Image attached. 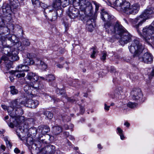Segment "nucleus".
I'll return each instance as SVG.
<instances>
[{
    "label": "nucleus",
    "instance_id": "nucleus-1",
    "mask_svg": "<svg viewBox=\"0 0 154 154\" xmlns=\"http://www.w3.org/2000/svg\"><path fill=\"white\" fill-rule=\"evenodd\" d=\"M1 39L4 54L11 56L13 60H18L19 57L17 49L13 48L15 42H17L16 36L14 35L7 34L2 36Z\"/></svg>",
    "mask_w": 154,
    "mask_h": 154
},
{
    "label": "nucleus",
    "instance_id": "nucleus-2",
    "mask_svg": "<svg viewBox=\"0 0 154 154\" xmlns=\"http://www.w3.org/2000/svg\"><path fill=\"white\" fill-rule=\"evenodd\" d=\"M67 4V0H53L52 6H49L44 10V13L45 17L46 18H48L46 15L47 13L52 12L53 8L56 10V11H54V15L51 19V21L55 20L57 19V16L60 17L62 15L63 10L61 6H62L63 8L65 7Z\"/></svg>",
    "mask_w": 154,
    "mask_h": 154
},
{
    "label": "nucleus",
    "instance_id": "nucleus-3",
    "mask_svg": "<svg viewBox=\"0 0 154 154\" xmlns=\"http://www.w3.org/2000/svg\"><path fill=\"white\" fill-rule=\"evenodd\" d=\"M114 4L118 7L120 11L128 15L136 14L138 12L140 8L138 4H135L130 5V3L125 0H116Z\"/></svg>",
    "mask_w": 154,
    "mask_h": 154
},
{
    "label": "nucleus",
    "instance_id": "nucleus-4",
    "mask_svg": "<svg viewBox=\"0 0 154 154\" xmlns=\"http://www.w3.org/2000/svg\"><path fill=\"white\" fill-rule=\"evenodd\" d=\"M111 32L119 35L120 37L119 41L122 45L127 44L131 40L132 35L118 22L116 23Z\"/></svg>",
    "mask_w": 154,
    "mask_h": 154
},
{
    "label": "nucleus",
    "instance_id": "nucleus-5",
    "mask_svg": "<svg viewBox=\"0 0 154 154\" xmlns=\"http://www.w3.org/2000/svg\"><path fill=\"white\" fill-rule=\"evenodd\" d=\"M8 111L9 115L11 118L10 119V122L8 123V126L11 128H13L14 126L17 127L21 125V124H23L22 121H20L22 119L23 120V117L22 116H20L23 113V109L21 108V106L20 107L15 108L12 111Z\"/></svg>",
    "mask_w": 154,
    "mask_h": 154
},
{
    "label": "nucleus",
    "instance_id": "nucleus-6",
    "mask_svg": "<svg viewBox=\"0 0 154 154\" xmlns=\"http://www.w3.org/2000/svg\"><path fill=\"white\" fill-rule=\"evenodd\" d=\"M73 4L74 7L79 6L80 10L86 15L91 16L93 14L92 5L88 0H74Z\"/></svg>",
    "mask_w": 154,
    "mask_h": 154
},
{
    "label": "nucleus",
    "instance_id": "nucleus-7",
    "mask_svg": "<svg viewBox=\"0 0 154 154\" xmlns=\"http://www.w3.org/2000/svg\"><path fill=\"white\" fill-rule=\"evenodd\" d=\"M20 3L18 0H10L9 3L4 4L2 7L4 15L10 17L11 13L16 11Z\"/></svg>",
    "mask_w": 154,
    "mask_h": 154
},
{
    "label": "nucleus",
    "instance_id": "nucleus-8",
    "mask_svg": "<svg viewBox=\"0 0 154 154\" xmlns=\"http://www.w3.org/2000/svg\"><path fill=\"white\" fill-rule=\"evenodd\" d=\"M28 131V129L27 128H25L24 126V124H21V125L17 127L16 130V132L17 135L20 139L23 141L30 146L34 148L33 146V144H34V141L32 137H28L26 138L24 137L25 134V132Z\"/></svg>",
    "mask_w": 154,
    "mask_h": 154
},
{
    "label": "nucleus",
    "instance_id": "nucleus-9",
    "mask_svg": "<svg viewBox=\"0 0 154 154\" xmlns=\"http://www.w3.org/2000/svg\"><path fill=\"white\" fill-rule=\"evenodd\" d=\"M130 51L133 53L134 57H137L142 53L144 47L141 43L137 40L134 39L128 46Z\"/></svg>",
    "mask_w": 154,
    "mask_h": 154
},
{
    "label": "nucleus",
    "instance_id": "nucleus-10",
    "mask_svg": "<svg viewBox=\"0 0 154 154\" xmlns=\"http://www.w3.org/2000/svg\"><path fill=\"white\" fill-rule=\"evenodd\" d=\"M101 18L103 21H106L107 22L104 24V27L106 29H108L109 32V30H112L114 26H112V22L114 20V17L109 15L107 12L102 11L101 13Z\"/></svg>",
    "mask_w": 154,
    "mask_h": 154
},
{
    "label": "nucleus",
    "instance_id": "nucleus-11",
    "mask_svg": "<svg viewBox=\"0 0 154 154\" xmlns=\"http://www.w3.org/2000/svg\"><path fill=\"white\" fill-rule=\"evenodd\" d=\"M149 26H147L144 27L142 30V34L140 32L139 29L137 30L139 34L147 43H149V40L151 38L152 35L154 33V32Z\"/></svg>",
    "mask_w": 154,
    "mask_h": 154
},
{
    "label": "nucleus",
    "instance_id": "nucleus-12",
    "mask_svg": "<svg viewBox=\"0 0 154 154\" xmlns=\"http://www.w3.org/2000/svg\"><path fill=\"white\" fill-rule=\"evenodd\" d=\"M138 59L141 61L146 63L151 64L153 60V57L152 55L148 52L144 53L142 56L141 54L139 56H137Z\"/></svg>",
    "mask_w": 154,
    "mask_h": 154
},
{
    "label": "nucleus",
    "instance_id": "nucleus-13",
    "mask_svg": "<svg viewBox=\"0 0 154 154\" xmlns=\"http://www.w3.org/2000/svg\"><path fill=\"white\" fill-rule=\"evenodd\" d=\"M132 99L136 101H140L143 97L141 90L139 88H134L131 93Z\"/></svg>",
    "mask_w": 154,
    "mask_h": 154
},
{
    "label": "nucleus",
    "instance_id": "nucleus-14",
    "mask_svg": "<svg viewBox=\"0 0 154 154\" xmlns=\"http://www.w3.org/2000/svg\"><path fill=\"white\" fill-rule=\"evenodd\" d=\"M68 16L71 19H74L78 17H82V14H81L78 8L75 7H70L68 11L67 12Z\"/></svg>",
    "mask_w": 154,
    "mask_h": 154
},
{
    "label": "nucleus",
    "instance_id": "nucleus-15",
    "mask_svg": "<svg viewBox=\"0 0 154 154\" xmlns=\"http://www.w3.org/2000/svg\"><path fill=\"white\" fill-rule=\"evenodd\" d=\"M154 11L152 8H148L146 9L140 15L144 22L148 19L151 18L153 16Z\"/></svg>",
    "mask_w": 154,
    "mask_h": 154
},
{
    "label": "nucleus",
    "instance_id": "nucleus-16",
    "mask_svg": "<svg viewBox=\"0 0 154 154\" xmlns=\"http://www.w3.org/2000/svg\"><path fill=\"white\" fill-rule=\"evenodd\" d=\"M141 15L137 17L134 19H132L131 20V22L133 26L137 29V31L138 29H139V26H141L142 24L144 22V19L142 17Z\"/></svg>",
    "mask_w": 154,
    "mask_h": 154
},
{
    "label": "nucleus",
    "instance_id": "nucleus-17",
    "mask_svg": "<svg viewBox=\"0 0 154 154\" xmlns=\"http://www.w3.org/2000/svg\"><path fill=\"white\" fill-rule=\"evenodd\" d=\"M39 138L42 142L45 143L53 142L54 139L53 136L48 134H41L39 135Z\"/></svg>",
    "mask_w": 154,
    "mask_h": 154
},
{
    "label": "nucleus",
    "instance_id": "nucleus-18",
    "mask_svg": "<svg viewBox=\"0 0 154 154\" xmlns=\"http://www.w3.org/2000/svg\"><path fill=\"white\" fill-rule=\"evenodd\" d=\"M55 151V147L53 145H48L43 148L41 150V152L45 154H54Z\"/></svg>",
    "mask_w": 154,
    "mask_h": 154
},
{
    "label": "nucleus",
    "instance_id": "nucleus-19",
    "mask_svg": "<svg viewBox=\"0 0 154 154\" xmlns=\"http://www.w3.org/2000/svg\"><path fill=\"white\" fill-rule=\"evenodd\" d=\"M122 92L121 89L116 88L111 93L109 96L112 99L116 101L121 99V94Z\"/></svg>",
    "mask_w": 154,
    "mask_h": 154
},
{
    "label": "nucleus",
    "instance_id": "nucleus-20",
    "mask_svg": "<svg viewBox=\"0 0 154 154\" xmlns=\"http://www.w3.org/2000/svg\"><path fill=\"white\" fill-rule=\"evenodd\" d=\"M34 85H35L33 84L32 85H30L29 84H27L24 86V91L28 94H32V91L35 89L36 90L38 88L36 87H35Z\"/></svg>",
    "mask_w": 154,
    "mask_h": 154
},
{
    "label": "nucleus",
    "instance_id": "nucleus-21",
    "mask_svg": "<svg viewBox=\"0 0 154 154\" xmlns=\"http://www.w3.org/2000/svg\"><path fill=\"white\" fill-rule=\"evenodd\" d=\"M26 77L28 79L34 82H37L39 79L38 76L32 72H28Z\"/></svg>",
    "mask_w": 154,
    "mask_h": 154
},
{
    "label": "nucleus",
    "instance_id": "nucleus-22",
    "mask_svg": "<svg viewBox=\"0 0 154 154\" xmlns=\"http://www.w3.org/2000/svg\"><path fill=\"white\" fill-rule=\"evenodd\" d=\"M11 103V106L8 107V111H9V110H10V111H12L13 110V109L14 110L15 108L19 107L20 106V102L18 101V100L17 99L12 101Z\"/></svg>",
    "mask_w": 154,
    "mask_h": 154
},
{
    "label": "nucleus",
    "instance_id": "nucleus-23",
    "mask_svg": "<svg viewBox=\"0 0 154 154\" xmlns=\"http://www.w3.org/2000/svg\"><path fill=\"white\" fill-rule=\"evenodd\" d=\"M35 65L38 66L40 68L43 70L46 69L47 68V66L45 63L39 59L36 58L35 60H34Z\"/></svg>",
    "mask_w": 154,
    "mask_h": 154
},
{
    "label": "nucleus",
    "instance_id": "nucleus-24",
    "mask_svg": "<svg viewBox=\"0 0 154 154\" xmlns=\"http://www.w3.org/2000/svg\"><path fill=\"white\" fill-rule=\"evenodd\" d=\"M38 132L42 134H45L50 131V128L47 126L41 125L38 127Z\"/></svg>",
    "mask_w": 154,
    "mask_h": 154
},
{
    "label": "nucleus",
    "instance_id": "nucleus-25",
    "mask_svg": "<svg viewBox=\"0 0 154 154\" xmlns=\"http://www.w3.org/2000/svg\"><path fill=\"white\" fill-rule=\"evenodd\" d=\"M27 106L29 108H35L39 104V102L37 100H34L29 99L27 101Z\"/></svg>",
    "mask_w": 154,
    "mask_h": 154
},
{
    "label": "nucleus",
    "instance_id": "nucleus-26",
    "mask_svg": "<svg viewBox=\"0 0 154 154\" xmlns=\"http://www.w3.org/2000/svg\"><path fill=\"white\" fill-rule=\"evenodd\" d=\"M6 18L5 17L2 18L0 17V34H4L5 31H4V28L5 27V21H6Z\"/></svg>",
    "mask_w": 154,
    "mask_h": 154
},
{
    "label": "nucleus",
    "instance_id": "nucleus-27",
    "mask_svg": "<svg viewBox=\"0 0 154 154\" xmlns=\"http://www.w3.org/2000/svg\"><path fill=\"white\" fill-rule=\"evenodd\" d=\"M21 72H19L17 68L16 70H14L12 71V75L15 76L17 78L23 77L25 76V74L24 72L21 73Z\"/></svg>",
    "mask_w": 154,
    "mask_h": 154
},
{
    "label": "nucleus",
    "instance_id": "nucleus-28",
    "mask_svg": "<svg viewBox=\"0 0 154 154\" xmlns=\"http://www.w3.org/2000/svg\"><path fill=\"white\" fill-rule=\"evenodd\" d=\"M23 63L24 64L27 66L33 65L35 63V61L32 58H27L24 60Z\"/></svg>",
    "mask_w": 154,
    "mask_h": 154
},
{
    "label": "nucleus",
    "instance_id": "nucleus-29",
    "mask_svg": "<svg viewBox=\"0 0 154 154\" xmlns=\"http://www.w3.org/2000/svg\"><path fill=\"white\" fill-rule=\"evenodd\" d=\"M18 70L19 72H27L29 70V67L27 65L21 64L18 66L17 67Z\"/></svg>",
    "mask_w": 154,
    "mask_h": 154
},
{
    "label": "nucleus",
    "instance_id": "nucleus-30",
    "mask_svg": "<svg viewBox=\"0 0 154 154\" xmlns=\"http://www.w3.org/2000/svg\"><path fill=\"white\" fill-rule=\"evenodd\" d=\"M18 38L17 37V42H15L14 45H13L14 47H16L18 50H24V48L23 47L22 45V43H20L18 41Z\"/></svg>",
    "mask_w": 154,
    "mask_h": 154
},
{
    "label": "nucleus",
    "instance_id": "nucleus-31",
    "mask_svg": "<svg viewBox=\"0 0 154 154\" xmlns=\"http://www.w3.org/2000/svg\"><path fill=\"white\" fill-rule=\"evenodd\" d=\"M53 133L55 135L59 134L62 131V128L59 126H54L53 127Z\"/></svg>",
    "mask_w": 154,
    "mask_h": 154
},
{
    "label": "nucleus",
    "instance_id": "nucleus-32",
    "mask_svg": "<svg viewBox=\"0 0 154 154\" xmlns=\"http://www.w3.org/2000/svg\"><path fill=\"white\" fill-rule=\"evenodd\" d=\"M14 29V26L13 24H11L7 26L4 28V31H5L4 34L7 32H9L10 31L13 30Z\"/></svg>",
    "mask_w": 154,
    "mask_h": 154
},
{
    "label": "nucleus",
    "instance_id": "nucleus-33",
    "mask_svg": "<svg viewBox=\"0 0 154 154\" xmlns=\"http://www.w3.org/2000/svg\"><path fill=\"white\" fill-rule=\"evenodd\" d=\"M45 97H46L48 99V100H51V101H54V102L55 101H58L59 100V99H56L54 97H51L50 96H49L47 94L45 93H44L42 94Z\"/></svg>",
    "mask_w": 154,
    "mask_h": 154
},
{
    "label": "nucleus",
    "instance_id": "nucleus-34",
    "mask_svg": "<svg viewBox=\"0 0 154 154\" xmlns=\"http://www.w3.org/2000/svg\"><path fill=\"white\" fill-rule=\"evenodd\" d=\"M33 146H34V148L35 149H38L40 150L39 148H40L42 146L41 142L38 140L34 141V144H33Z\"/></svg>",
    "mask_w": 154,
    "mask_h": 154
},
{
    "label": "nucleus",
    "instance_id": "nucleus-35",
    "mask_svg": "<svg viewBox=\"0 0 154 154\" xmlns=\"http://www.w3.org/2000/svg\"><path fill=\"white\" fill-rule=\"evenodd\" d=\"M55 79L54 76L52 74H49L46 76V80L49 82H51Z\"/></svg>",
    "mask_w": 154,
    "mask_h": 154
},
{
    "label": "nucleus",
    "instance_id": "nucleus-36",
    "mask_svg": "<svg viewBox=\"0 0 154 154\" xmlns=\"http://www.w3.org/2000/svg\"><path fill=\"white\" fill-rule=\"evenodd\" d=\"M10 92L12 95L17 94L18 93V90L15 87L13 86H10Z\"/></svg>",
    "mask_w": 154,
    "mask_h": 154
},
{
    "label": "nucleus",
    "instance_id": "nucleus-37",
    "mask_svg": "<svg viewBox=\"0 0 154 154\" xmlns=\"http://www.w3.org/2000/svg\"><path fill=\"white\" fill-rule=\"evenodd\" d=\"M22 43V45L24 48L25 47L29 46L30 44V42L29 40L26 39H23Z\"/></svg>",
    "mask_w": 154,
    "mask_h": 154
},
{
    "label": "nucleus",
    "instance_id": "nucleus-38",
    "mask_svg": "<svg viewBox=\"0 0 154 154\" xmlns=\"http://www.w3.org/2000/svg\"><path fill=\"white\" fill-rule=\"evenodd\" d=\"M44 114L47 118L50 119H51L53 117V114L49 111H45Z\"/></svg>",
    "mask_w": 154,
    "mask_h": 154
},
{
    "label": "nucleus",
    "instance_id": "nucleus-39",
    "mask_svg": "<svg viewBox=\"0 0 154 154\" xmlns=\"http://www.w3.org/2000/svg\"><path fill=\"white\" fill-rule=\"evenodd\" d=\"M127 106L131 108H134L136 107L137 105V104L135 103H132L130 102L127 104Z\"/></svg>",
    "mask_w": 154,
    "mask_h": 154
},
{
    "label": "nucleus",
    "instance_id": "nucleus-40",
    "mask_svg": "<svg viewBox=\"0 0 154 154\" xmlns=\"http://www.w3.org/2000/svg\"><path fill=\"white\" fill-rule=\"evenodd\" d=\"M5 54V55H3L1 59V60H3L4 61H5L9 59V58H8V57L7 56H8L10 57L11 58V60H12L13 61H14V60H13V59L11 58V56H9L8 55H7L6 54Z\"/></svg>",
    "mask_w": 154,
    "mask_h": 154
},
{
    "label": "nucleus",
    "instance_id": "nucleus-41",
    "mask_svg": "<svg viewBox=\"0 0 154 154\" xmlns=\"http://www.w3.org/2000/svg\"><path fill=\"white\" fill-rule=\"evenodd\" d=\"M29 131H30L31 134H33L34 135L35 134L38 132V129H37L35 127H33L32 128L30 129Z\"/></svg>",
    "mask_w": 154,
    "mask_h": 154
},
{
    "label": "nucleus",
    "instance_id": "nucleus-42",
    "mask_svg": "<svg viewBox=\"0 0 154 154\" xmlns=\"http://www.w3.org/2000/svg\"><path fill=\"white\" fill-rule=\"evenodd\" d=\"M91 49H93V51L92 53L91 54V58H94V57L95 54L96 53H97V49L96 47H93Z\"/></svg>",
    "mask_w": 154,
    "mask_h": 154
},
{
    "label": "nucleus",
    "instance_id": "nucleus-43",
    "mask_svg": "<svg viewBox=\"0 0 154 154\" xmlns=\"http://www.w3.org/2000/svg\"><path fill=\"white\" fill-rule=\"evenodd\" d=\"M32 3L33 5H39V0H31Z\"/></svg>",
    "mask_w": 154,
    "mask_h": 154
},
{
    "label": "nucleus",
    "instance_id": "nucleus-44",
    "mask_svg": "<svg viewBox=\"0 0 154 154\" xmlns=\"http://www.w3.org/2000/svg\"><path fill=\"white\" fill-rule=\"evenodd\" d=\"M110 71L111 73L114 72L116 76L118 75V72L116 71L114 67H111Z\"/></svg>",
    "mask_w": 154,
    "mask_h": 154
},
{
    "label": "nucleus",
    "instance_id": "nucleus-45",
    "mask_svg": "<svg viewBox=\"0 0 154 154\" xmlns=\"http://www.w3.org/2000/svg\"><path fill=\"white\" fill-rule=\"evenodd\" d=\"M106 54L105 51H103L102 53V56L101 57L100 59L102 60H104L106 59Z\"/></svg>",
    "mask_w": 154,
    "mask_h": 154
},
{
    "label": "nucleus",
    "instance_id": "nucleus-46",
    "mask_svg": "<svg viewBox=\"0 0 154 154\" xmlns=\"http://www.w3.org/2000/svg\"><path fill=\"white\" fill-rule=\"evenodd\" d=\"M154 76V68L153 69L151 72L149 74V78L151 79L152 77Z\"/></svg>",
    "mask_w": 154,
    "mask_h": 154
},
{
    "label": "nucleus",
    "instance_id": "nucleus-47",
    "mask_svg": "<svg viewBox=\"0 0 154 154\" xmlns=\"http://www.w3.org/2000/svg\"><path fill=\"white\" fill-rule=\"evenodd\" d=\"M117 133L119 135L123 134V131L120 127H118L117 128Z\"/></svg>",
    "mask_w": 154,
    "mask_h": 154
},
{
    "label": "nucleus",
    "instance_id": "nucleus-48",
    "mask_svg": "<svg viewBox=\"0 0 154 154\" xmlns=\"http://www.w3.org/2000/svg\"><path fill=\"white\" fill-rule=\"evenodd\" d=\"M88 28L90 32H91L93 31L94 27L92 24L91 23L89 24L88 26Z\"/></svg>",
    "mask_w": 154,
    "mask_h": 154
},
{
    "label": "nucleus",
    "instance_id": "nucleus-49",
    "mask_svg": "<svg viewBox=\"0 0 154 154\" xmlns=\"http://www.w3.org/2000/svg\"><path fill=\"white\" fill-rule=\"evenodd\" d=\"M64 97H65L66 99H67L68 101L70 102H73L75 101V100L74 99H71L70 98L67 97H66L63 96L62 97V98L61 99H63Z\"/></svg>",
    "mask_w": 154,
    "mask_h": 154
},
{
    "label": "nucleus",
    "instance_id": "nucleus-50",
    "mask_svg": "<svg viewBox=\"0 0 154 154\" xmlns=\"http://www.w3.org/2000/svg\"><path fill=\"white\" fill-rule=\"evenodd\" d=\"M62 120L64 121H69V118H68L67 116H65L62 117Z\"/></svg>",
    "mask_w": 154,
    "mask_h": 154
},
{
    "label": "nucleus",
    "instance_id": "nucleus-51",
    "mask_svg": "<svg viewBox=\"0 0 154 154\" xmlns=\"http://www.w3.org/2000/svg\"><path fill=\"white\" fill-rule=\"evenodd\" d=\"M66 143L65 144V145L66 146H70L71 145V143H70V142L67 139H66Z\"/></svg>",
    "mask_w": 154,
    "mask_h": 154
},
{
    "label": "nucleus",
    "instance_id": "nucleus-52",
    "mask_svg": "<svg viewBox=\"0 0 154 154\" xmlns=\"http://www.w3.org/2000/svg\"><path fill=\"white\" fill-rule=\"evenodd\" d=\"M63 134L65 138L68 137L69 136V132L65 131L63 133Z\"/></svg>",
    "mask_w": 154,
    "mask_h": 154
},
{
    "label": "nucleus",
    "instance_id": "nucleus-53",
    "mask_svg": "<svg viewBox=\"0 0 154 154\" xmlns=\"http://www.w3.org/2000/svg\"><path fill=\"white\" fill-rule=\"evenodd\" d=\"M7 146L8 147L11 148V144L9 140H8L5 142Z\"/></svg>",
    "mask_w": 154,
    "mask_h": 154
},
{
    "label": "nucleus",
    "instance_id": "nucleus-54",
    "mask_svg": "<svg viewBox=\"0 0 154 154\" xmlns=\"http://www.w3.org/2000/svg\"><path fill=\"white\" fill-rule=\"evenodd\" d=\"M104 106H105L104 109L106 110L109 111V108L110 107V106H107V104L106 103H105L104 104Z\"/></svg>",
    "mask_w": 154,
    "mask_h": 154
},
{
    "label": "nucleus",
    "instance_id": "nucleus-55",
    "mask_svg": "<svg viewBox=\"0 0 154 154\" xmlns=\"http://www.w3.org/2000/svg\"><path fill=\"white\" fill-rule=\"evenodd\" d=\"M149 26L150 28H152V29L153 31L154 32V20L152 22L150 25H149Z\"/></svg>",
    "mask_w": 154,
    "mask_h": 154
},
{
    "label": "nucleus",
    "instance_id": "nucleus-56",
    "mask_svg": "<svg viewBox=\"0 0 154 154\" xmlns=\"http://www.w3.org/2000/svg\"><path fill=\"white\" fill-rule=\"evenodd\" d=\"M80 108L81 114H82L85 112V110L83 106H80Z\"/></svg>",
    "mask_w": 154,
    "mask_h": 154
},
{
    "label": "nucleus",
    "instance_id": "nucleus-57",
    "mask_svg": "<svg viewBox=\"0 0 154 154\" xmlns=\"http://www.w3.org/2000/svg\"><path fill=\"white\" fill-rule=\"evenodd\" d=\"M14 151L17 154L20 152V150L17 148H16L14 150Z\"/></svg>",
    "mask_w": 154,
    "mask_h": 154
},
{
    "label": "nucleus",
    "instance_id": "nucleus-58",
    "mask_svg": "<svg viewBox=\"0 0 154 154\" xmlns=\"http://www.w3.org/2000/svg\"><path fill=\"white\" fill-rule=\"evenodd\" d=\"M1 107L5 110L7 109L8 110V108L7 109V106L5 105H1Z\"/></svg>",
    "mask_w": 154,
    "mask_h": 154
},
{
    "label": "nucleus",
    "instance_id": "nucleus-59",
    "mask_svg": "<svg viewBox=\"0 0 154 154\" xmlns=\"http://www.w3.org/2000/svg\"><path fill=\"white\" fill-rule=\"evenodd\" d=\"M119 135L120 136V138L122 140H123L125 138V137L123 133L122 134H120Z\"/></svg>",
    "mask_w": 154,
    "mask_h": 154
},
{
    "label": "nucleus",
    "instance_id": "nucleus-60",
    "mask_svg": "<svg viewBox=\"0 0 154 154\" xmlns=\"http://www.w3.org/2000/svg\"><path fill=\"white\" fill-rule=\"evenodd\" d=\"M57 66L60 68H61L63 67V65H61L60 64H57Z\"/></svg>",
    "mask_w": 154,
    "mask_h": 154
},
{
    "label": "nucleus",
    "instance_id": "nucleus-61",
    "mask_svg": "<svg viewBox=\"0 0 154 154\" xmlns=\"http://www.w3.org/2000/svg\"><path fill=\"white\" fill-rule=\"evenodd\" d=\"M124 125H125L127 127H129L130 125V124L127 122H125L124 124Z\"/></svg>",
    "mask_w": 154,
    "mask_h": 154
},
{
    "label": "nucleus",
    "instance_id": "nucleus-62",
    "mask_svg": "<svg viewBox=\"0 0 154 154\" xmlns=\"http://www.w3.org/2000/svg\"><path fill=\"white\" fill-rule=\"evenodd\" d=\"M68 137L70 140H73L74 139L72 135H69V136Z\"/></svg>",
    "mask_w": 154,
    "mask_h": 154
},
{
    "label": "nucleus",
    "instance_id": "nucleus-63",
    "mask_svg": "<svg viewBox=\"0 0 154 154\" xmlns=\"http://www.w3.org/2000/svg\"><path fill=\"white\" fill-rule=\"evenodd\" d=\"M55 154H63L62 152H61L59 150H57L55 152Z\"/></svg>",
    "mask_w": 154,
    "mask_h": 154
},
{
    "label": "nucleus",
    "instance_id": "nucleus-64",
    "mask_svg": "<svg viewBox=\"0 0 154 154\" xmlns=\"http://www.w3.org/2000/svg\"><path fill=\"white\" fill-rule=\"evenodd\" d=\"M9 78L11 82H13L14 81V78L13 77L10 76L9 77Z\"/></svg>",
    "mask_w": 154,
    "mask_h": 154
}]
</instances>
